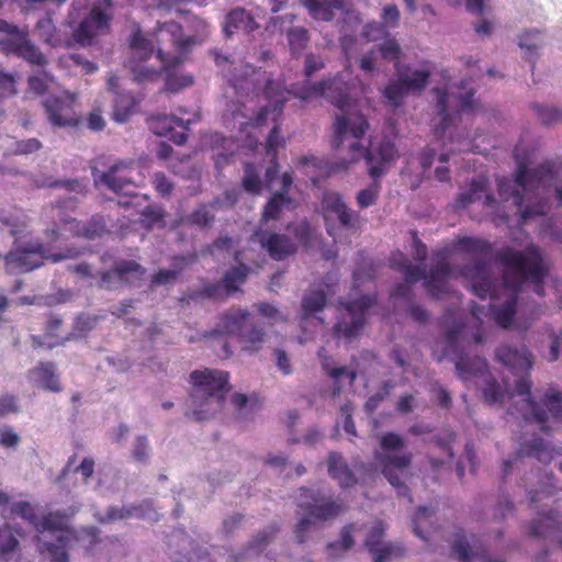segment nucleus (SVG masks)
I'll list each match as a JSON object with an SVG mask.
<instances>
[{
    "label": "nucleus",
    "instance_id": "3c124183",
    "mask_svg": "<svg viewBox=\"0 0 562 562\" xmlns=\"http://www.w3.org/2000/svg\"><path fill=\"white\" fill-rule=\"evenodd\" d=\"M36 32L43 42L53 47L60 43L59 38L56 36V27L49 16H45L37 21Z\"/></svg>",
    "mask_w": 562,
    "mask_h": 562
},
{
    "label": "nucleus",
    "instance_id": "6e6552de",
    "mask_svg": "<svg viewBox=\"0 0 562 562\" xmlns=\"http://www.w3.org/2000/svg\"><path fill=\"white\" fill-rule=\"evenodd\" d=\"M464 324L456 323L446 333V353L453 355V362L457 375L460 380L467 382L473 378L484 375L487 372V363L484 358L479 356L470 357L464 351L469 345L464 336Z\"/></svg>",
    "mask_w": 562,
    "mask_h": 562
},
{
    "label": "nucleus",
    "instance_id": "f03ea898",
    "mask_svg": "<svg viewBox=\"0 0 562 562\" xmlns=\"http://www.w3.org/2000/svg\"><path fill=\"white\" fill-rule=\"evenodd\" d=\"M496 261L503 267L502 285L507 297L497 306L490 303L487 312L484 307L473 305L471 313L475 318L481 314L490 316L499 327L509 328L513 324L518 294L526 282L535 285V292L539 296L544 295V279L549 269L544 262L540 248L533 244L528 245L524 250H517L509 246L503 247L495 254Z\"/></svg>",
    "mask_w": 562,
    "mask_h": 562
},
{
    "label": "nucleus",
    "instance_id": "bf43d9fd",
    "mask_svg": "<svg viewBox=\"0 0 562 562\" xmlns=\"http://www.w3.org/2000/svg\"><path fill=\"white\" fill-rule=\"evenodd\" d=\"M540 35L539 30H529L524 32L519 36L518 45L521 49H525V55L531 60L532 54L540 47L538 41Z\"/></svg>",
    "mask_w": 562,
    "mask_h": 562
},
{
    "label": "nucleus",
    "instance_id": "1a4fd4ad",
    "mask_svg": "<svg viewBox=\"0 0 562 562\" xmlns=\"http://www.w3.org/2000/svg\"><path fill=\"white\" fill-rule=\"evenodd\" d=\"M531 386L532 383L527 376L520 378L516 381L515 384V392L518 395L526 396L524 398L525 409L522 411V417L527 423H537L540 430L547 434L550 430L549 426L547 425L548 414L557 418L562 413V394L557 390L547 391L542 400L546 406V408H543L530 396Z\"/></svg>",
    "mask_w": 562,
    "mask_h": 562
},
{
    "label": "nucleus",
    "instance_id": "774afa93",
    "mask_svg": "<svg viewBox=\"0 0 562 562\" xmlns=\"http://www.w3.org/2000/svg\"><path fill=\"white\" fill-rule=\"evenodd\" d=\"M379 52L383 59L398 64L401 47L396 40L389 38L379 45Z\"/></svg>",
    "mask_w": 562,
    "mask_h": 562
},
{
    "label": "nucleus",
    "instance_id": "2eb2a0df",
    "mask_svg": "<svg viewBox=\"0 0 562 562\" xmlns=\"http://www.w3.org/2000/svg\"><path fill=\"white\" fill-rule=\"evenodd\" d=\"M134 164L132 161H120L110 167L108 171L92 169V177L95 186H104L116 194L131 196L135 191L133 179Z\"/></svg>",
    "mask_w": 562,
    "mask_h": 562
},
{
    "label": "nucleus",
    "instance_id": "e2e57ef3",
    "mask_svg": "<svg viewBox=\"0 0 562 562\" xmlns=\"http://www.w3.org/2000/svg\"><path fill=\"white\" fill-rule=\"evenodd\" d=\"M132 457L136 462H148L150 457V448L146 436L139 435L134 439L132 445Z\"/></svg>",
    "mask_w": 562,
    "mask_h": 562
},
{
    "label": "nucleus",
    "instance_id": "5fc2aeb1",
    "mask_svg": "<svg viewBox=\"0 0 562 562\" xmlns=\"http://www.w3.org/2000/svg\"><path fill=\"white\" fill-rule=\"evenodd\" d=\"M376 299L370 295H362L353 299V337L362 327V319L356 315V312L363 314L375 304Z\"/></svg>",
    "mask_w": 562,
    "mask_h": 562
},
{
    "label": "nucleus",
    "instance_id": "f704fd0d",
    "mask_svg": "<svg viewBox=\"0 0 562 562\" xmlns=\"http://www.w3.org/2000/svg\"><path fill=\"white\" fill-rule=\"evenodd\" d=\"M276 528L269 526L261 530L238 555H229L226 562H240L247 559L257 558L270 543Z\"/></svg>",
    "mask_w": 562,
    "mask_h": 562
},
{
    "label": "nucleus",
    "instance_id": "a19ab883",
    "mask_svg": "<svg viewBox=\"0 0 562 562\" xmlns=\"http://www.w3.org/2000/svg\"><path fill=\"white\" fill-rule=\"evenodd\" d=\"M303 4L308 9L313 18L323 21H329L334 18V10L344 8V0H328L321 2L319 0H302Z\"/></svg>",
    "mask_w": 562,
    "mask_h": 562
},
{
    "label": "nucleus",
    "instance_id": "de8ad7c7",
    "mask_svg": "<svg viewBox=\"0 0 562 562\" xmlns=\"http://www.w3.org/2000/svg\"><path fill=\"white\" fill-rule=\"evenodd\" d=\"M454 249L467 254H488L492 245L488 240L476 237H459L453 241Z\"/></svg>",
    "mask_w": 562,
    "mask_h": 562
},
{
    "label": "nucleus",
    "instance_id": "72a5a7b5",
    "mask_svg": "<svg viewBox=\"0 0 562 562\" xmlns=\"http://www.w3.org/2000/svg\"><path fill=\"white\" fill-rule=\"evenodd\" d=\"M257 13H249L245 9H234L226 18L224 33L226 36L233 35L235 31H243L247 34L256 31L259 25L256 22Z\"/></svg>",
    "mask_w": 562,
    "mask_h": 562
},
{
    "label": "nucleus",
    "instance_id": "6e6d98bb",
    "mask_svg": "<svg viewBox=\"0 0 562 562\" xmlns=\"http://www.w3.org/2000/svg\"><path fill=\"white\" fill-rule=\"evenodd\" d=\"M243 187L247 192L258 194L261 191V180L259 178V171L252 164L245 165V175L243 178Z\"/></svg>",
    "mask_w": 562,
    "mask_h": 562
},
{
    "label": "nucleus",
    "instance_id": "79ce46f5",
    "mask_svg": "<svg viewBox=\"0 0 562 562\" xmlns=\"http://www.w3.org/2000/svg\"><path fill=\"white\" fill-rule=\"evenodd\" d=\"M266 340V333L257 324L249 323L238 337V341L244 350L250 352L258 351Z\"/></svg>",
    "mask_w": 562,
    "mask_h": 562
},
{
    "label": "nucleus",
    "instance_id": "7c9ffc66",
    "mask_svg": "<svg viewBox=\"0 0 562 562\" xmlns=\"http://www.w3.org/2000/svg\"><path fill=\"white\" fill-rule=\"evenodd\" d=\"M495 355L501 363L516 372H528L532 367V356L526 347L518 349L504 345Z\"/></svg>",
    "mask_w": 562,
    "mask_h": 562
},
{
    "label": "nucleus",
    "instance_id": "c9c22d12",
    "mask_svg": "<svg viewBox=\"0 0 562 562\" xmlns=\"http://www.w3.org/2000/svg\"><path fill=\"white\" fill-rule=\"evenodd\" d=\"M106 85L108 89L116 95L114 100V120L116 122H124L135 104L134 98L130 92L120 91L119 78L116 76L111 75L108 78Z\"/></svg>",
    "mask_w": 562,
    "mask_h": 562
},
{
    "label": "nucleus",
    "instance_id": "c85d7f7f",
    "mask_svg": "<svg viewBox=\"0 0 562 562\" xmlns=\"http://www.w3.org/2000/svg\"><path fill=\"white\" fill-rule=\"evenodd\" d=\"M318 359L325 373L331 379V396H338L342 391V384L347 381L351 384V370L347 366H340L327 355L325 348L318 350Z\"/></svg>",
    "mask_w": 562,
    "mask_h": 562
},
{
    "label": "nucleus",
    "instance_id": "f3484780",
    "mask_svg": "<svg viewBox=\"0 0 562 562\" xmlns=\"http://www.w3.org/2000/svg\"><path fill=\"white\" fill-rule=\"evenodd\" d=\"M390 265L393 269L400 271L405 280L392 290L391 297L411 300L413 295L412 284L425 277V268L412 265L407 257L400 251L392 254Z\"/></svg>",
    "mask_w": 562,
    "mask_h": 562
},
{
    "label": "nucleus",
    "instance_id": "20e7f679",
    "mask_svg": "<svg viewBox=\"0 0 562 562\" xmlns=\"http://www.w3.org/2000/svg\"><path fill=\"white\" fill-rule=\"evenodd\" d=\"M192 392L188 416L201 422L221 412L228 392V373L218 370H195L191 372Z\"/></svg>",
    "mask_w": 562,
    "mask_h": 562
},
{
    "label": "nucleus",
    "instance_id": "7ed1b4c3",
    "mask_svg": "<svg viewBox=\"0 0 562 562\" xmlns=\"http://www.w3.org/2000/svg\"><path fill=\"white\" fill-rule=\"evenodd\" d=\"M561 170L553 161L528 169L522 160L517 161L514 180L497 178V192L503 201L513 199L522 222L544 215L548 210L547 193Z\"/></svg>",
    "mask_w": 562,
    "mask_h": 562
},
{
    "label": "nucleus",
    "instance_id": "09e8293b",
    "mask_svg": "<svg viewBox=\"0 0 562 562\" xmlns=\"http://www.w3.org/2000/svg\"><path fill=\"white\" fill-rule=\"evenodd\" d=\"M327 292L324 290H313L302 299L303 318L321 312L326 305Z\"/></svg>",
    "mask_w": 562,
    "mask_h": 562
},
{
    "label": "nucleus",
    "instance_id": "052dcab7",
    "mask_svg": "<svg viewBox=\"0 0 562 562\" xmlns=\"http://www.w3.org/2000/svg\"><path fill=\"white\" fill-rule=\"evenodd\" d=\"M11 147L8 154L12 155H29L42 148V143L37 138H29L23 140L10 139Z\"/></svg>",
    "mask_w": 562,
    "mask_h": 562
},
{
    "label": "nucleus",
    "instance_id": "dca6fc26",
    "mask_svg": "<svg viewBox=\"0 0 562 562\" xmlns=\"http://www.w3.org/2000/svg\"><path fill=\"white\" fill-rule=\"evenodd\" d=\"M154 53V47L139 30L133 33L130 43V58L125 66L134 76L136 81L154 80L158 71L154 67L143 65Z\"/></svg>",
    "mask_w": 562,
    "mask_h": 562
},
{
    "label": "nucleus",
    "instance_id": "f8f14e48",
    "mask_svg": "<svg viewBox=\"0 0 562 562\" xmlns=\"http://www.w3.org/2000/svg\"><path fill=\"white\" fill-rule=\"evenodd\" d=\"M79 252L69 249L67 254L49 255L41 243L16 245L14 250L5 256V266L9 273H25L38 268L44 259L58 262L66 258L78 256Z\"/></svg>",
    "mask_w": 562,
    "mask_h": 562
},
{
    "label": "nucleus",
    "instance_id": "cd10ccee",
    "mask_svg": "<svg viewBox=\"0 0 562 562\" xmlns=\"http://www.w3.org/2000/svg\"><path fill=\"white\" fill-rule=\"evenodd\" d=\"M450 273L451 266L445 258L437 260L428 273L425 272L424 285L431 297L441 299L448 292L447 279Z\"/></svg>",
    "mask_w": 562,
    "mask_h": 562
},
{
    "label": "nucleus",
    "instance_id": "ddd939ff",
    "mask_svg": "<svg viewBox=\"0 0 562 562\" xmlns=\"http://www.w3.org/2000/svg\"><path fill=\"white\" fill-rule=\"evenodd\" d=\"M112 16V0H97L74 30V40L83 47L92 45L98 36L109 33Z\"/></svg>",
    "mask_w": 562,
    "mask_h": 562
},
{
    "label": "nucleus",
    "instance_id": "4d7b16f0",
    "mask_svg": "<svg viewBox=\"0 0 562 562\" xmlns=\"http://www.w3.org/2000/svg\"><path fill=\"white\" fill-rule=\"evenodd\" d=\"M468 80H462L460 82L459 89L463 91V93L458 94V108L461 112H473L475 110L476 102L473 99L474 89L472 87H468Z\"/></svg>",
    "mask_w": 562,
    "mask_h": 562
},
{
    "label": "nucleus",
    "instance_id": "4c0bfd02",
    "mask_svg": "<svg viewBox=\"0 0 562 562\" xmlns=\"http://www.w3.org/2000/svg\"><path fill=\"white\" fill-rule=\"evenodd\" d=\"M558 518V512L550 510L541 514L537 520L532 521L529 535L533 538L555 536L562 528V522Z\"/></svg>",
    "mask_w": 562,
    "mask_h": 562
},
{
    "label": "nucleus",
    "instance_id": "4be33fe9",
    "mask_svg": "<svg viewBox=\"0 0 562 562\" xmlns=\"http://www.w3.org/2000/svg\"><path fill=\"white\" fill-rule=\"evenodd\" d=\"M462 274L471 280L473 294L482 300L497 297L495 293V280L491 276L488 266L483 260H475L463 268Z\"/></svg>",
    "mask_w": 562,
    "mask_h": 562
},
{
    "label": "nucleus",
    "instance_id": "37998d69",
    "mask_svg": "<svg viewBox=\"0 0 562 562\" xmlns=\"http://www.w3.org/2000/svg\"><path fill=\"white\" fill-rule=\"evenodd\" d=\"M328 472L333 479L338 481L341 487L346 488L351 485V472L347 462L339 453L331 452L329 454Z\"/></svg>",
    "mask_w": 562,
    "mask_h": 562
},
{
    "label": "nucleus",
    "instance_id": "0e129e2a",
    "mask_svg": "<svg viewBox=\"0 0 562 562\" xmlns=\"http://www.w3.org/2000/svg\"><path fill=\"white\" fill-rule=\"evenodd\" d=\"M533 110L544 125H552L562 121V111L557 108L543 106L535 104Z\"/></svg>",
    "mask_w": 562,
    "mask_h": 562
},
{
    "label": "nucleus",
    "instance_id": "13d9d810",
    "mask_svg": "<svg viewBox=\"0 0 562 562\" xmlns=\"http://www.w3.org/2000/svg\"><path fill=\"white\" fill-rule=\"evenodd\" d=\"M19 541L10 527L0 528V557L8 560L18 548Z\"/></svg>",
    "mask_w": 562,
    "mask_h": 562
},
{
    "label": "nucleus",
    "instance_id": "473e14b6",
    "mask_svg": "<svg viewBox=\"0 0 562 562\" xmlns=\"http://www.w3.org/2000/svg\"><path fill=\"white\" fill-rule=\"evenodd\" d=\"M249 316L247 310L232 308L221 317L215 331L239 337L250 323Z\"/></svg>",
    "mask_w": 562,
    "mask_h": 562
},
{
    "label": "nucleus",
    "instance_id": "c756f323",
    "mask_svg": "<svg viewBox=\"0 0 562 562\" xmlns=\"http://www.w3.org/2000/svg\"><path fill=\"white\" fill-rule=\"evenodd\" d=\"M481 199L485 207H493L496 204L494 195L488 192V180L485 177L473 179L469 189L458 195L456 204L458 207L465 209Z\"/></svg>",
    "mask_w": 562,
    "mask_h": 562
},
{
    "label": "nucleus",
    "instance_id": "2f4dec72",
    "mask_svg": "<svg viewBox=\"0 0 562 562\" xmlns=\"http://www.w3.org/2000/svg\"><path fill=\"white\" fill-rule=\"evenodd\" d=\"M522 456L535 457L541 462H548L552 458V449L541 438H535L528 443H522L514 460H505L503 463V476L506 477L510 472L513 462Z\"/></svg>",
    "mask_w": 562,
    "mask_h": 562
},
{
    "label": "nucleus",
    "instance_id": "39448f33",
    "mask_svg": "<svg viewBox=\"0 0 562 562\" xmlns=\"http://www.w3.org/2000/svg\"><path fill=\"white\" fill-rule=\"evenodd\" d=\"M22 517L30 520L34 525L38 537V546L45 549L50 562H69L68 549L72 542L77 540L76 533L69 528L68 517L59 512L49 513L37 519L27 503H20L16 510Z\"/></svg>",
    "mask_w": 562,
    "mask_h": 562
},
{
    "label": "nucleus",
    "instance_id": "a878e982",
    "mask_svg": "<svg viewBox=\"0 0 562 562\" xmlns=\"http://www.w3.org/2000/svg\"><path fill=\"white\" fill-rule=\"evenodd\" d=\"M255 237L274 260H282L296 250L295 243L286 235L270 233L262 226L256 232Z\"/></svg>",
    "mask_w": 562,
    "mask_h": 562
},
{
    "label": "nucleus",
    "instance_id": "b1692460",
    "mask_svg": "<svg viewBox=\"0 0 562 562\" xmlns=\"http://www.w3.org/2000/svg\"><path fill=\"white\" fill-rule=\"evenodd\" d=\"M295 15L292 13L272 18L269 22L268 29L272 32L280 31L281 33H285L290 49L295 54L300 53L305 47L310 37L304 27L293 25Z\"/></svg>",
    "mask_w": 562,
    "mask_h": 562
},
{
    "label": "nucleus",
    "instance_id": "a18cd8bd",
    "mask_svg": "<svg viewBox=\"0 0 562 562\" xmlns=\"http://www.w3.org/2000/svg\"><path fill=\"white\" fill-rule=\"evenodd\" d=\"M193 257H178L173 260L172 269H162L158 271L151 280L155 285L171 284L177 280L178 274L193 261Z\"/></svg>",
    "mask_w": 562,
    "mask_h": 562
},
{
    "label": "nucleus",
    "instance_id": "412c9836",
    "mask_svg": "<svg viewBox=\"0 0 562 562\" xmlns=\"http://www.w3.org/2000/svg\"><path fill=\"white\" fill-rule=\"evenodd\" d=\"M192 122V119H183L173 114H157L149 120V127L156 135L169 137L175 144L182 145L187 140L184 131Z\"/></svg>",
    "mask_w": 562,
    "mask_h": 562
},
{
    "label": "nucleus",
    "instance_id": "bb28decb",
    "mask_svg": "<svg viewBox=\"0 0 562 562\" xmlns=\"http://www.w3.org/2000/svg\"><path fill=\"white\" fill-rule=\"evenodd\" d=\"M143 272L144 269L135 261H121L114 269L99 273V285L108 290L115 289L125 282H131V276L139 278Z\"/></svg>",
    "mask_w": 562,
    "mask_h": 562
},
{
    "label": "nucleus",
    "instance_id": "c03bdc74",
    "mask_svg": "<svg viewBox=\"0 0 562 562\" xmlns=\"http://www.w3.org/2000/svg\"><path fill=\"white\" fill-rule=\"evenodd\" d=\"M452 553L461 562H470L472 557H479L483 562H503L501 560H492L485 552H473L463 533H457L452 543Z\"/></svg>",
    "mask_w": 562,
    "mask_h": 562
},
{
    "label": "nucleus",
    "instance_id": "6ab92c4d",
    "mask_svg": "<svg viewBox=\"0 0 562 562\" xmlns=\"http://www.w3.org/2000/svg\"><path fill=\"white\" fill-rule=\"evenodd\" d=\"M384 532L383 521H376L366 538L364 546L372 555L373 562H386L405 554L406 550L401 543L383 542Z\"/></svg>",
    "mask_w": 562,
    "mask_h": 562
},
{
    "label": "nucleus",
    "instance_id": "680f3d73",
    "mask_svg": "<svg viewBox=\"0 0 562 562\" xmlns=\"http://www.w3.org/2000/svg\"><path fill=\"white\" fill-rule=\"evenodd\" d=\"M505 395L504 387L494 379L488 378L483 389V396L488 404H495L503 401Z\"/></svg>",
    "mask_w": 562,
    "mask_h": 562
},
{
    "label": "nucleus",
    "instance_id": "423d86ee",
    "mask_svg": "<svg viewBox=\"0 0 562 562\" xmlns=\"http://www.w3.org/2000/svg\"><path fill=\"white\" fill-rule=\"evenodd\" d=\"M405 447L404 439L395 432H386L381 437V451L376 460L381 467L382 474L390 484L396 488L397 495L413 499L409 488L401 481V474L411 465L413 456L411 452H402Z\"/></svg>",
    "mask_w": 562,
    "mask_h": 562
},
{
    "label": "nucleus",
    "instance_id": "e433bc0d",
    "mask_svg": "<svg viewBox=\"0 0 562 562\" xmlns=\"http://www.w3.org/2000/svg\"><path fill=\"white\" fill-rule=\"evenodd\" d=\"M127 517H137V518H146L150 520H157L158 514L150 509L148 504H143L137 507L130 508H119V507H110L106 510L105 516H98V520L100 522H111L120 519H124Z\"/></svg>",
    "mask_w": 562,
    "mask_h": 562
},
{
    "label": "nucleus",
    "instance_id": "338daca9",
    "mask_svg": "<svg viewBox=\"0 0 562 562\" xmlns=\"http://www.w3.org/2000/svg\"><path fill=\"white\" fill-rule=\"evenodd\" d=\"M54 81V78L46 71H40L38 74L32 75L29 78V87L32 91L37 94L44 93L48 90L49 85Z\"/></svg>",
    "mask_w": 562,
    "mask_h": 562
},
{
    "label": "nucleus",
    "instance_id": "9b49d317",
    "mask_svg": "<svg viewBox=\"0 0 562 562\" xmlns=\"http://www.w3.org/2000/svg\"><path fill=\"white\" fill-rule=\"evenodd\" d=\"M156 41L158 43L156 58L164 70L180 65L182 63L181 54L196 43V38L193 36L184 37L181 26L172 21L159 24L156 31Z\"/></svg>",
    "mask_w": 562,
    "mask_h": 562
},
{
    "label": "nucleus",
    "instance_id": "49530a36",
    "mask_svg": "<svg viewBox=\"0 0 562 562\" xmlns=\"http://www.w3.org/2000/svg\"><path fill=\"white\" fill-rule=\"evenodd\" d=\"M69 229H75L76 234L82 235L88 239H94L101 236L105 232L104 218L100 215L93 216L87 224L79 227V224L75 221L65 222Z\"/></svg>",
    "mask_w": 562,
    "mask_h": 562
},
{
    "label": "nucleus",
    "instance_id": "864d4df0",
    "mask_svg": "<svg viewBox=\"0 0 562 562\" xmlns=\"http://www.w3.org/2000/svg\"><path fill=\"white\" fill-rule=\"evenodd\" d=\"M434 92L437 95V110L441 117V122L436 126V133L443 132L450 124V115L448 113V93L445 89L435 88Z\"/></svg>",
    "mask_w": 562,
    "mask_h": 562
},
{
    "label": "nucleus",
    "instance_id": "393cba45",
    "mask_svg": "<svg viewBox=\"0 0 562 562\" xmlns=\"http://www.w3.org/2000/svg\"><path fill=\"white\" fill-rule=\"evenodd\" d=\"M322 207L327 232L333 237L335 229L346 227L349 223V214L346 205L341 202L340 195L336 192H326L323 196Z\"/></svg>",
    "mask_w": 562,
    "mask_h": 562
},
{
    "label": "nucleus",
    "instance_id": "5701e85b",
    "mask_svg": "<svg viewBox=\"0 0 562 562\" xmlns=\"http://www.w3.org/2000/svg\"><path fill=\"white\" fill-rule=\"evenodd\" d=\"M293 179L290 173H283L280 179V189L276 191L265 205L261 218V226L268 224L269 221H276L281 217L283 211L294 209V201L288 195Z\"/></svg>",
    "mask_w": 562,
    "mask_h": 562
},
{
    "label": "nucleus",
    "instance_id": "ea45409f",
    "mask_svg": "<svg viewBox=\"0 0 562 562\" xmlns=\"http://www.w3.org/2000/svg\"><path fill=\"white\" fill-rule=\"evenodd\" d=\"M29 224L26 214L19 209H0V225L12 236L22 234Z\"/></svg>",
    "mask_w": 562,
    "mask_h": 562
},
{
    "label": "nucleus",
    "instance_id": "603ef678",
    "mask_svg": "<svg viewBox=\"0 0 562 562\" xmlns=\"http://www.w3.org/2000/svg\"><path fill=\"white\" fill-rule=\"evenodd\" d=\"M346 312V316L338 321L334 327V335L339 340H345L347 344L351 341V303L346 302L341 304Z\"/></svg>",
    "mask_w": 562,
    "mask_h": 562
},
{
    "label": "nucleus",
    "instance_id": "aec40b11",
    "mask_svg": "<svg viewBox=\"0 0 562 562\" xmlns=\"http://www.w3.org/2000/svg\"><path fill=\"white\" fill-rule=\"evenodd\" d=\"M75 95L68 91L60 95L48 97L44 100L43 105L48 122L55 127H66L76 124L72 104Z\"/></svg>",
    "mask_w": 562,
    "mask_h": 562
},
{
    "label": "nucleus",
    "instance_id": "58836bf2",
    "mask_svg": "<svg viewBox=\"0 0 562 562\" xmlns=\"http://www.w3.org/2000/svg\"><path fill=\"white\" fill-rule=\"evenodd\" d=\"M30 379L38 387L53 392L59 391L55 366L52 362L41 363L38 367L31 370Z\"/></svg>",
    "mask_w": 562,
    "mask_h": 562
},
{
    "label": "nucleus",
    "instance_id": "8fccbe9b",
    "mask_svg": "<svg viewBox=\"0 0 562 562\" xmlns=\"http://www.w3.org/2000/svg\"><path fill=\"white\" fill-rule=\"evenodd\" d=\"M247 274L248 268L245 265H239L228 270L223 278L226 292L229 294L238 291V286L246 281Z\"/></svg>",
    "mask_w": 562,
    "mask_h": 562
},
{
    "label": "nucleus",
    "instance_id": "0eeeda50",
    "mask_svg": "<svg viewBox=\"0 0 562 562\" xmlns=\"http://www.w3.org/2000/svg\"><path fill=\"white\" fill-rule=\"evenodd\" d=\"M364 158L372 182L356 196L361 209L375 204L381 191L379 178L387 172L390 165L397 158V149L390 139H383L376 147L371 145L366 150Z\"/></svg>",
    "mask_w": 562,
    "mask_h": 562
},
{
    "label": "nucleus",
    "instance_id": "f257e3e1",
    "mask_svg": "<svg viewBox=\"0 0 562 562\" xmlns=\"http://www.w3.org/2000/svg\"><path fill=\"white\" fill-rule=\"evenodd\" d=\"M261 76L250 65H246L243 75L231 74L228 82L237 99L233 109L227 110L233 128L245 131L247 126H262L267 121L274 122L281 114L288 95L311 101L326 98L337 109L334 124L331 149L338 161L331 162L330 172L346 169L351 153L350 82L351 72L346 69L333 79L303 86L283 87L280 82L269 81L262 92H256V83Z\"/></svg>",
    "mask_w": 562,
    "mask_h": 562
},
{
    "label": "nucleus",
    "instance_id": "4468645a",
    "mask_svg": "<svg viewBox=\"0 0 562 562\" xmlns=\"http://www.w3.org/2000/svg\"><path fill=\"white\" fill-rule=\"evenodd\" d=\"M0 49L5 54H14L27 63L44 66L47 63L42 52L30 41L26 32L0 20Z\"/></svg>",
    "mask_w": 562,
    "mask_h": 562
},
{
    "label": "nucleus",
    "instance_id": "69168bd1",
    "mask_svg": "<svg viewBox=\"0 0 562 562\" xmlns=\"http://www.w3.org/2000/svg\"><path fill=\"white\" fill-rule=\"evenodd\" d=\"M256 307L259 314L265 317L270 325L283 323L288 319L281 311L270 303H258L256 304Z\"/></svg>",
    "mask_w": 562,
    "mask_h": 562
},
{
    "label": "nucleus",
    "instance_id": "9d476101",
    "mask_svg": "<svg viewBox=\"0 0 562 562\" xmlns=\"http://www.w3.org/2000/svg\"><path fill=\"white\" fill-rule=\"evenodd\" d=\"M297 506L304 510L295 529L299 542H304V533L318 524L338 516L342 509L338 501L319 498L308 488H301Z\"/></svg>",
    "mask_w": 562,
    "mask_h": 562
},
{
    "label": "nucleus",
    "instance_id": "a211bd4d",
    "mask_svg": "<svg viewBox=\"0 0 562 562\" xmlns=\"http://www.w3.org/2000/svg\"><path fill=\"white\" fill-rule=\"evenodd\" d=\"M429 77V70H415L412 76H398L384 88L383 95L392 106L397 108L409 91H422Z\"/></svg>",
    "mask_w": 562,
    "mask_h": 562
}]
</instances>
